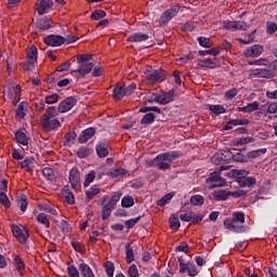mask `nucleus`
<instances>
[{
	"instance_id": "412c9836",
	"label": "nucleus",
	"mask_w": 277,
	"mask_h": 277,
	"mask_svg": "<svg viewBox=\"0 0 277 277\" xmlns=\"http://www.w3.org/2000/svg\"><path fill=\"white\" fill-rule=\"evenodd\" d=\"M29 107V103L27 102H21L16 109V118L19 120H23L25 116L27 115V109Z\"/></svg>"
},
{
	"instance_id": "13d9d810",
	"label": "nucleus",
	"mask_w": 277,
	"mask_h": 277,
	"mask_svg": "<svg viewBox=\"0 0 277 277\" xmlns=\"http://www.w3.org/2000/svg\"><path fill=\"white\" fill-rule=\"evenodd\" d=\"M137 89V84L135 82L130 83L127 88H123V92L126 96H131Z\"/></svg>"
},
{
	"instance_id": "bb28decb",
	"label": "nucleus",
	"mask_w": 277,
	"mask_h": 277,
	"mask_svg": "<svg viewBox=\"0 0 277 277\" xmlns=\"http://www.w3.org/2000/svg\"><path fill=\"white\" fill-rule=\"evenodd\" d=\"M113 96L115 101H122L124 96H127L124 93V88L117 84L113 90Z\"/></svg>"
},
{
	"instance_id": "680f3d73",
	"label": "nucleus",
	"mask_w": 277,
	"mask_h": 277,
	"mask_svg": "<svg viewBox=\"0 0 277 277\" xmlns=\"http://www.w3.org/2000/svg\"><path fill=\"white\" fill-rule=\"evenodd\" d=\"M171 200H172V195L167 194L160 200L157 201V206L158 207H166V205H168V202H170Z\"/></svg>"
},
{
	"instance_id": "1a4fd4ad",
	"label": "nucleus",
	"mask_w": 277,
	"mask_h": 277,
	"mask_svg": "<svg viewBox=\"0 0 277 277\" xmlns=\"http://www.w3.org/2000/svg\"><path fill=\"white\" fill-rule=\"evenodd\" d=\"M75 105H77V98L72 96L66 97L63 102L60 103L57 114H66L67 111H70Z\"/></svg>"
},
{
	"instance_id": "de8ad7c7",
	"label": "nucleus",
	"mask_w": 277,
	"mask_h": 277,
	"mask_svg": "<svg viewBox=\"0 0 277 277\" xmlns=\"http://www.w3.org/2000/svg\"><path fill=\"white\" fill-rule=\"evenodd\" d=\"M107 16V12L104 10H95L91 14V18L93 21H101V18H105Z\"/></svg>"
},
{
	"instance_id": "a19ab883",
	"label": "nucleus",
	"mask_w": 277,
	"mask_h": 277,
	"mask_svg": "<svg viewBox=\"0 0 277 277\" xmlns=\"http://www.w3.org/2000/svg\"><path fill=\"white\" fill-rule=\"evenodd\" d=\"M190 205H193V207H202V205H205V197L201 195H194L190 197Z\"/></svg>"
},
{
	"instance_id": "e433bc0d",
	"label": "nucleus",
	"mask_w": 277,
	"mask_h": 277,
	"mask_svg": "<svg viewBox=\"0 0 277 277\" xmlns=\"http://www.w3.org/2000/svg\"><path fill=\"white\" fill-rule=\"evenodd\" d=\"M42 174L44 179H47L48 181H51L52 183L57 180V175H55V171H53L52 168H49V167L44 168L42 170Z\"/></svg>"
},
{
	"instance_id": "37998d69",
	"label": "nucleus",
	"mask_w": 277,
	"mask_h": 277,
	"mask_svg": "<svg viewBox=\"0 0 277 277\" xmlns=\"http://www.w3.org/2000/svg\"><path fill=\"white\" fill-rule=\"evenodd\" d=\"M197 41L203 49H211L213 47V41L207 37H198Z\"/></svg>"
},
{
	"instance_id": "4468645a",
	"label": "nucleus",
	"mask_w": 277,
	"mask_h": 277,
	"mask_svg": "<svg viewBox=\"0 0 277 277\" xmlns=\"http://www.w3.org/2000/svg\"><path fill=\"white\" fill-rule=\"evenodd\" d=\"M37 12L40 16L48 14L49 10L53 8V1L51 0H38L36 3Z\"/></svg>"
},
{
	"instance_id": "79ce46f5",
	"label": "nucleus",
	"mask_w": 277,
	"mask_h": 277,
	"mask_svg": "<svg viewBox=\"0 0 277 277\" xmlns=\"http://www.w3.org/2000/svg\"><path fill=\"white\" fill-rule=\"evenodd\" d=\"M145 103H158V105H161V95L157 93H150L145 97Z\"/></svg>"
},
{
	"instance_id": "774afa93",
	"label": "nucleus",
	"mask_w": 277,
	"mask_h": 277,
	"mask_svg": "<svg viewBox=\"0 0 277 277\" xmlns=\"http://www.w3.org/2000/svg\"><path fill=\"white\" fill-rule=\"evenodd\" d=\"M128 272L130 277H140V271H137V266L135 264H132Z\"/></svg>"
},
{
	"instance_id": "a878e982",
	"label": "nucleus",
	"mask_w": 277,
	"mask_h": 277,
	"mask_svg": "<svg viewBox=\"0 0 277 277\" xmlns=\"http://www.w3.org/2000/svg\"><path fill=\"white\" fill-rule=\"evenodd\" d=\"M10 94L13 95V105H18V102L21 101V85L11 87Z\"/></svg>"
},
{
	"instance_id": "ea45409f",
	"label": "nucleus",
	"mask_w": 277,
	"mask_h": 277,
	"mask_svg": "<svg viewBox=\"0 0 277 277\" xmlns=\"http://www.w3.org/2000/svg\"><path fill=\"white\" fill-rule=\"evenodd\" d=\"M0 203L4 209H10V207H12L10 197H8V194L5 192H0Z\"/></svg>"
},
{
	"instance_id": "6e6d98bb",
	"label": "nucleus",
	"mask_w": 277,
	"mask_h": 277,
	"mask_svg": "<svg viewBox=\"0 0 277 277\" xmlns=\"http://www.w3.org/2000/svg\"><path fill=\"white\" fill-rule=\"evenodd\" d=\"M28 238H29V230H27V228H25L24 232L22 230V233L16 237L19 243H27Z\"/></svg>"
},
{
	"instance_id": "ddd939ff",
	"label": "nucleus",
	"mask_w": 277,
	"mask_h": 277,
	"mask_svg": "<svg viewBox=\"0 0 277 277\" xmlns=\"http://www.w3.org/2000/svg\"><path fill=\"white\" fill-rule=\"evenodd\" d=\"M263 45L253 44L245 50L243 55L245 57H260V55H263Z\"/></svg>"
},
{
	"instance_id": "393cba45",
	"label": "nucleus",
	"mask_w": 277,
	"mask_h": 277,
	"mask_svg": "<svg viewBox=\"0 0 277 277\" xmlns=\"http://www.w3.org/2000/svg\"><path fill=\"white\" fill-rule=\"evenodd\" d=\"M13 265H15L18 274L23 276V272H25V261L23 260V258H21V255H15L13 260Z\"/></svg>"
},
{
	"instance_id": "a18cd8bd",
	"label": "nucleus",
	"mask_w": 277,
	"mask_h": 277,
	"mask_svg": "<svg viewBox=\"0 0 277 277\" xmlns=\"http://www.w3.org/2000/svg\"><path fill=\"white\" fill-rule=\"evenodd\" d=\"M37 222L45 226V228H49L51 226V222H49V217L47 216V213H43V212L38 214Z\"/></svg>"
},
{
	"instance_id": "f257e3e1",
	"label": "nucleus",
	"mask_w": 277,
	"mask_h": 277,
	"mask_svg": "<svg viewBox=\"0 0 277 277\" xmlns=\"http://www.w3.org/2000/svg\"><path fill=\"white\" fill-rule=\"evenodd\" d=\"M183 157V151L172 150L159 154L153 160L148 161L150 168H158V170H170L172 161L181 159Z\"/></svg>"
},
{
	"instance_id": "4be33fe9",
	"label": "nucleus",
	"mask_w": 277,
	"mask_h": 277,
	"mask_svg": "<svg viewBox=\"0 0 277 277\" xmlns=\"http://www.w3.org/2000/svg\"><path fill=\"white\" fill-rule=\"evenodd\" d=\"M51 19L47 16L41 17L37 21V28L41 29L42 31H47L51 29Z\"/></svg>"
},
{
	"instance_id": "3c124183",
	"label": "nucleus",
	"mask_w": 277,
	"mask_h": 277,
	"mask_svg": "<svg viewBox=\"0 0 277 277\" xmlns=\"http://www.w3.org/2000/svg\"><path fill=\"white\" fill-rule=\"evenodd\" d=\"M155 122V114L148 113L141 119V124H153Z\"/></svg>"
},
{
	"instance_id": "cd10ccee",
	"label": "nucleus",
	"mask_w": 277,
	"mask_h": 277,
	"mask_svg": "<svg viewBox=\"0 0 277 277\" xmlns=\"http://www.w3.org/2000/svg\"><path fill=\"white\" fill-rule=\"evenodd\" d=\"M15 140L17 144H22V146H27L29 144V138H27V134H25V132L21 130L15 132Z\"/></svg>"
},
{
	"instance_id": "c85d7f7f",
	"label": "nucleus",
	"mask_w": 277,
	"mask_h": 277,
	"mask_svg": "<svg viewBox=\"0 0 277 277\" xmlns=\"http://www.w3.org/2000/svg\"><path fill=\"white\" fill-rule=\"evenodd\" d=\"M267 153V148H260L255 150H251L247 154V162L250 161V159H259L261 155H265Z\"/></svg>"
},
{
	"instance_id": "4d7b16f0",
	"label": "nucleus",
	"mask_w": 277,
	"mask_h": 277,
	"mask_svg": "<svg viewBox=\"0 0 277 277\" xmlns=\"http://www.w3.org/2000/svg\"><path fill=\"white\" fill-rule=\"evenodd\" d=\"M170 228L172 230H179L181 228V222L179 221V217L176 216H173V217H170Z\"/></svg>"
},
{
	"instance_id": "052dcab7",
	"label": "nucleus",
	"mask_w": 277,
	"mask_h": 277,
	"mask_svg": "<svg viewBox=\"0 0 277 277\" xmlns=\"http://www.w3.org/2000/svg\"><path fill=\"white\" fill-rule=\"evenodd\" d=\"M188 276L196 277L198 276V268H196V264L194 262H188Z\"/></svg>"
},
{
	"instance_id": "7c9ffc66",
	"label": "nucleus",
	"mask_w": 277,
	"mask_h": 277,
	"mask_svg": "<svg viewBox=\"0 0 277 277\" xmlns=\"http://www.w3.org/2000/svg\"><path fill=\"white\" fill-rule=\"evenodd\" d=\"M97 194H101L100 185H93L89 189L85 190V196L89 200H93L94 196H97Z\"/></svg>"
},
{
	"instance_id": "69168bd1",
	"label": "nucleus",
	"mask_w": 277,
	"mask_h": 277,
	"mask_svg": "<svg viewBox=\"0 0 277 277\" xmlns=\"http://www.w3.org/2000/svg\"><path fill=\"white\" fill-rule=\"evenodd\" d=\"M140 220H142V216H137V217L130 219V220L126 221L124 222L126 228H133V226H135V224H137V222H140Z\"/></svg>"
},
{
	"instance_id": "f8f14e48",
	"label": "nucleus",
	"mask_w": 277,
	"mask_h": 277,
	"mask_svg": "<svg viewBox=\"0 0 277 277\" xmlns=\"http://www.w3.org/2000/svg\"><path fill=\"white\" fill-rule=\"evenodd\" d=\"M78 69L72 70L71 75H77L78 77H85V75H90L92 69L94 68V63H78Z\"/></svg>"
},
{
	"instance_id": "b1692460",
	"label": "nucleus",
	"mask_w": 277,
	"mask_h": 277,
	"mask_svg": "<svg viewBox=\"0 0 277 277\" xmlns=\"http://www.w3.org/2000/svg\"><path fill=\"white\" fill-rule=\"evenodd\" d=\"M174 90L160 94V105H168V103H172L174 101Z\"/></svg>"
},
{
	"instance_id": "8fccbe9b",
	"label": "nucleus",
	"mask_w": 277,
	"mask_h": 277,
	"mask_svg": "<svg viewBox=\"0 0 277 277\" xmlns=\"http://www.w3.org/2000/svg\"><path fill=\"white\" fill-rule=\"evenodd\" d=\"M232 220H234V222H237L238 224H245L246 223V214L243 212H234Z\"/></svg>"
},
{
	"instance_id": "338daca9",
	"label": "nucleus",
	"mask_w": 277,
	"mask_h": 277,
	"mask_svg": "<svg viewBox=\"0 0 277 277\" xmlns=\"http://www.w3.org/2000/svg\"><path fill=\"white\" fill-rule=\"evenodd\" d=\"M67 272L70 277H80L79 269H77L75 265H69Z\"/></svg>"
},
{
	"instance_id": "9d476101",
	"label": "nucleus",
	"mask_w": 277,
	"mask_h": 277,
	"mask_svg": "<svg viewBox=\"0 0 277 277\" xmlns=\"http://www.w3.org/2000/svg\"><path fill=\"white\" fill-rule=\"evenodd\" d=\"M43 42L48 47H62V44L66 43V38L60 35H49L43 39Z\"/></svg>"
},
{
	"instance_id": "864d4df0",
	"label": "nucleus",
	"mask_w": 277,
	"mask_h": 277,
	"mask_svg": "<svg viewBox=\"0 0 277 277\" xmlns=\"http://www.w3.org/2000/svg\"><path fill=\"white\" fill-rule=\"evenodd\" d=\"M141 114H147V111H155V114H161V108L157 106H145L140 108L138 110Z\"/></svg>"
},
{
	"instance_id": "4c0bfd02",
	"label": "nucleus",
	"mask_w": 277,
	"mask_h": 277,
	"mask_svg": "<svg viewBox=\"0 0 277 277\" xmlns=\"http://www.w3.org/2000/svg\"><path fill=\"white\" fill-rule=\"evenodd\" d=\"M133 205H135V199H133V197H131L130 195H127L121 199V207L123 209H131Z\"/></svg>"
},
{
	"instance_id": "5701e85b",
	"label": "nucleus",
	"mask_w": 277,
	"mask_h": 277,
	"mask_svg": "<svg viewBox=\"0 0 277 277\" xmlns=\"http://www.w3.org/2000/svg\"><path fill=\"white\" fill-rule=\"evenodd\" d=\"M114 209H116V207L109 201L105 203L102 207V220H109V216L111 215V211H114Z\"/></svg>"
},
{
	"instance_id": "5fc2aeb1",
	"label": "nucleus",
	"mask_w": 277,
	"mask_h": 277,
	"mask_svg": "<svg viewBox=\"0 0 277 277\" xmlns=\"http://www.w3.org/2000/svg\"><path fill=\"white\" fill-rule=\"evenodd\" d=\"M77 157H79V159H85V157H90V148L80 147L77 151Z\"/></svg>"
},
{
	"instance_id": "0e129e2a",
	"label": "nucleus",
	"mask_w": 277,
	"mask_h": 277,
	"mask_svg": "<svg viewBox=\"0 0 277 277\" xmlns=\"http://www.w3.org/2000/svg\"><path fill=\"white\" fill-rule=\"evenodd\" d=\"M121 198H122V193H114L108 202L116 207V205L120 202Z\"/></svg>"
},
{
	"instance_id": "0eeeda50",
	"label": "nucleus",
	"mask_w": 277,
	"mask_h": 277,
	"mask_svg": "<svg viewBox=\"0 0 277 277\" xmlns=\"http://www.w3.org/2000/svg\"><path fill=\"white\" fill-rule=\"evenodd\" d=\"M223 224L224 227L232 233H246V225H239L234 219L226 217Z\"/></svg>"
},
{
	"instance_id": "39448f33",
	"label": "nucleus",
	"mask_w": 277,
	"mask_h": 277,
	"mask_svg": "<svg viewBox=\"0 0 277 277\" xmlns=\"http://www.w3.org/2000/svg\"><path fill=\"white\" fill-rule=\"evenodd\" d=\"M181 10V6L176 5V6H172L169 10H166L159 19V25L160 26H166L168 25V23H170L174 16H176V14H179V11Z\"/></svg>"
},
{
	"instance_id": "6e6552de",
	"label": "nucleus",
	"mask_w": 277,
	"mask_h": 277,
	"mask_svg": "<svg viewBox=\"0 0 277 277\" xmlns=\"http://www.w3.org/2000/svg\"><path fill=\"white\" fill-rule=\"evenodd\" d=\"M250 77H255V79H274V71L268 68H254L251 69Z\"/></svg>"
},
{
	"instance_id": "49530a36",
	"label": "nucleus",
	"mask_w": 277,
	"mask_h": 277,
	"mask_svg": "<svg viewBox=\"0 0 277 277\" xmlns=\"http://www.w3.org/2000/svg\"><path fill=\"white\" fill-rule=\"evenodd\" d=\"M104 267H105V272H106L107 276L114 277V272H116V266L114 265V262L107 261L104 264Z\"/></svg>"
},
{
	"instance_id": "473e14b6",
	"label": "nucleus",
	"mask_w": 277,
	"mask_h": 277,
	"mask_svg": "<svg viewBox=\"0 0 277 277\" xmlns=\"http://www.w3.org/2000/svg\"><path fill=\"white\" fill-rule=\"evenodd\" d=\"M76 141H77V132L69 131L65 134L64 146H72V144H75Z\"/></svg>"
},
{
	"instance_id": "aec40b11",
	"label": "nucleus",
	"mask_w": 277,
	"mask_h": 277,
	"mask_svg": "<svg viewBox=\"0 0 277 277\" xmlns=\"http://www.w3.org/2000/svg\"><path fill=\"white\" fill-rule=\"evenodd\" d=\"M62 196L65 198L67 205H75V195L72 194V190H70V187L64 186Z\"/></svg>"
},
{
	"instance_id": "20e7f679",
	"label": "nucleus",
	"mask_w": 277,
	"mask_h": 277,
	"mask_svg": "<svg viewBox=\"0 0 277 277\" xmlns=\"http://www.w3.org/2000/svg\"><path fill=\"white\" fill-rule=\"evenodd\" d=\"M36 62H38V48L36 44L30 45L26 56V63H23L24 70H29L30 72L36 68Z\"/></svg>"
},
{
	"instance_id": "c9c22d12",
	"label": "nucleus",
	"mask_w": 277,
	"mask_h": 277,
	"mask_svg": "<svg viewBox=\"0 0 277 277\" xmlns=\"http://www.w3.org/2000/svg\"><path fill=\"white\" fill-rule=\"evenodd\" d=\"M240 187H252V185H256V179L252 177V176H248V177H241L238 181Z\"/></svg>"
},
{
	"instance_id": "c756f323",
	"label": "nucleus",
	"mask_w": 277,
	"mask_h": 277,
	"mask_svg": "<svg viewBox=\"0 0 277 277\" xmlns=\"http://www.w3.org/2000/svg\"><path fill=\"white\" fill-rule=\"evenodd\" d=\"M17 205L19 207V210L22 213H25L27 211V207L29 205V201L27 199V195L22 194L21 196L17 197Z\"/></svg>"
},
{
	"instance_id": "6ab92c4d",
	"label": "nucleus",
	"mask_w": 277,
	"mask_h": 277,
	"mask_svg": "<svg viewBox=\"0 0 277 277\" xmlns=\"http://www.w3.org/2000/svg\"><path fill=\"white\" fill-rule=\"evenodd\" d=\"M150 36L144 32H134L128 37L129 42H146Z\"/></svg>"
},
{
	"instance_id": "2f4dec72",
	"label": "nucleus",
	"mask_w": 277,
	"mask_h": 277,
	"mask_svg": "<svg viewBox=\"0 0 277 277\" xmlns=\"http://www.w3.org/2000/svg\"><path fill=\"white\" fill-rule=\"evenodd\" d=\"M209 111L214 114V116H222V114H226V108L224 106L216 104V105H209L208 106Z\"/></svg>"
},
{
	"instance_id": "2eb2a0df",
	"label": "nucleus",
	"mask_w": 277,
	"mask_h": 277,
	"mask_svg": "<svg viewBox=\"0 0 277 277\" xmlns=\"http://www.w3.org/2000/svg\"><path fill=\"white\" fill-rule=\"evenodd\" d=\"M96 135V129L94 128H88L81 132V134L78 137L79 144H85L89 140H92Z\"/></svg>"
},
{
	"instance_id": "e2e57ef3",
	"label": "nucleus",
	"mask_w": 277,
	"mask_h": 277,
	"mask_svg": "<svg viewBox=\"0 0 277 277\" xmlns=\"http://www.w3.org/2000/svg\"><path fill=\"white\" fill-rule=\"evenodd\" d=\"M254 137L252 136H247V137H241L237 141V146H243L246 144H252L254 142Z\"/></svg>"
},
{
	"instance_id": "72a5a7b5",
	"label": "nucleus",
	"mask_w": 277,
	"mask_h": 277,
	"mask_svg": "<svg viewBox=\"0 0 277 277\" xmlns=\"http://www.w3.org/2000/svg\"><path fill=\"white\" fill-rule=\"evenodd\" d=\"M128 173V171L124 168H113L110 169L108 176L111 179H118V176H124Z\"/></svg>"
},
{
	"instance_id": "f3484780",
	"label": "nucleus",
	"mask_w": 277,
	"mask_h": 277,
	"mask_svg": "<svg viewBox=\"0 0 277 277\" xmlns=\"http://www.w3.org/2000/svg\"><path fill=\"white\" fill-rule=\"evenodd\" d=\"M250 24L243 22V21H236V22H228L227 23V29H238L240 31H246V29H249Z\"/></svg>"
},
{
	"instance_id": "7ed1b4c3",
	"label": "nucleus",
	"mask_w": 277,
	"mask_h": 277,
	"mask_svg": "<svg viewBox=\"0 0 277 277\" xmlns=\"http://www.w3.org/2000/svg\"><path fill=\"white\" fill-rule=\"evenodd\" d=\"M147 83L150 85H155L156 83H162L166 81V71L163 69H153V67H148L145 70Z\"/></svg>"
},
{
	"instance_id": "f03ea898",
	"label": "nucleus",
	"mask_w": 277,
	"mask_h": 277,
	"mask_svg": "<svg viewBox=\"0 0 277 277\" xmlns=\"http://www.w3.org/2000/svg\"><path fill=\"white\" fill-rule=\"evenodd\" d=\"M58 113L57 108L54 106L48 107L45 113L41 117V127L47 132L49 131H55V129H60L62 127V123H60V120L57 119Z\"/></svg>"
},
{
	"instance_id": "58836bf2",
	"label": "nucleus",
	"mask_w": 277,
	"mask_h": 277,
	"mask_svg": "<svg viewBox=\"0 0 277 277\" xmlns=\"http://www.w3.org/2000/svg\"><path fill=\"white\" fill-rule=\"evenodd\" d=\"M230 196L229 190H217L214 193V200L221 201V200H228V197Z\"/></svg>"
},
{
	"instance_id": "09e8293b",
	"label": "nucleus",
	"mask_w": 277,
	"mask_h": 277,
	"mask_svg": "<svg viewBox=\"0 0 277 277\" xmlns=\"http://www.w3.org/2000/svg\"><path fill=\"white\" fill-rule=\"evenodd\" d=\"M94 179H96V172L95 171H90L84 179V187H90L91 183H94Z\"/></svg>"
},
{
	"instance_id": "a211bd4d",
	"label": "nucleus",
	"mask_w": 277,
	"mask_h": 277,
	"mask_svg": "<svg viewBox=\"0 0 277 277\" xmlns=\"http://www.w3.org/2000/svg\"><path fill=\"white\" fill-rule=\"evenodd\" d=\"M95 150L97 153V157L100 159H105L107 155H109V146H107V143L102 142L95 146Z\"/></svg>"
},
{
	"instance_id": "dca6fc26",
	"label": "nucleus",
	"mask_w": 277,
	"mask_h": 277,
	"mask_svg": "<svg viewBox=\"0 0 277 277\" xmlns=\"http://www.w3.org/2000/svg\"><path fill=\"white\" fill-rule=\"evenodd\" d=\"M78 269L80 272V276L82 277H94V271H92V267L85 264L83 260H81L78 264Z\"/></svg>"
},
{
	"instance_id": "bf43d9fd",
	"label": "nucleus",
	"mask_w": 277,
	"mask_h": 277,
	"mask_svg": "<svg viewBox=\"0 0 277 277\" xmlns=\"http://www.w3.org/2000/svg\"><path fill=\"white\" fill-rule=\"evenodd\" d=\"M180 263V274H185V272L189 271V262L185 263L183 258H179Z\"/></svg>"
},
{
	"instance_id": "423d86ee",
	"label": "nucleus",
	"mask_w": 277,
	"mask_h": 277,
	"mask_svg": "<svg viewBox=\"0 0 277 277\" xmlns=\"http://www.w3.org/2000/svg\"><path fill=\"white\" fill-rule=\"evenodd\" d=\"M69 182L76 192H81V175H79V169L76 167L71 168L69 171Z\"/></svg>"
},
{
	"instance_id": "603ef678",
	"label": "nucleus",
	"mask_w": 277,
	"mask_h": 277,
	"mask_svg": "<svg viewBox=\"0 0 277 277\" xmlns=\"http://www.w3.org/2000/svg\"><path fill=\"white\" fill-rule=\"evenodd\" d=\"M90 61H92V54H79L77 56L78 64H88Z\"/></svg>"
},
{
	"instance_id": "9b49d317",
	"label": "nucleus",
	"mask_w": 277,
	"mask_h": 277,
	"mask_svg": "<svg viewBox=\"0 0 277 277\" xmlns=\"http://www.w3.org/2000/svg\"><path fill=\"white\" fill-rule=\"evenodd\" d=\"M206 183H213L212 187H224L226 185V180L222 177V174L217 171H214L206 180Z\"/></svg>"
},
{
	"instance_id": "f704fd0d",
	"label": "nucleus",
	"mask_w": 277,
	"mask_h": 277,
	"mask_svg": "<svg viewBox=\"0 0 277 277\" xmlns=\"http://www.w3.org/2000/svg\"><path fill=\"white\" fill-rule=\"evenodd\" d=\"M126 250V261L131 264L135 261V253L133 252V247L130 243H127L124 247Z\"/></svg>"
},
{
	"instance_id": "c03bdc74",
	"label": "nucleus",
	"mask_w": 277,
	"mask_h": 277,
	"mask_svg": "<svg viewBox=\"0 0 277 277\" xmlns=\"http://www.w3.org/2000/svg\"><path fill=\"white\" fill-rule=\"evenodd\" d=\"M232 157L237 163H248V155H242L241 151L232 154Z\"/></svg>"
}]
</instances>
